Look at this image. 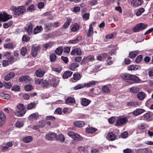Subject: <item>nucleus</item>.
Here are the masks:
<instances>
[{
  "instance_id": "nucleus-14",
  "label": "nucleus",
  "mask_w": 153,
  "mask_h": 153,
  "mask_svg": "<svg viewBox=\"0 0 153 153\" xmlns=\"http://www.w3.org/2000/svg\"><path fill=\"white\" fill-rule=\"evenodd\" d=\"M106 138L109 140L113 141L116 139V136L112 132H110L108 134Z\"/></svg>"
},
{
  "instance_id": "nucleus-56",
  "label": "nucleus",
  "mask_w": 153,
  "mask_h": 153,
  "mask_svg": "<svg viewBox=\"0 0 153 153\" xmlns=\"http://www.w3.org/2000/svg\"><path fill=\"white\" fill-rule=\"evenodd\" d=\"M24 124L23 122L17 121L16 122L15 125L18 128H21L23 126Z\"/></svg>"
},
{
  "instance_id": "nucleus-52",
  "label": "nucleus",
  "mask_w": 153,
  "mask_h": 153,
  "mask_svg": "<svg viewBox=\"0 0 153 153\" xmlns=\"http://www.w3.org/2000/svg\"><path fill=\"white\" fill-rule=\"evenodd\" d=\"M54 43L52 42H51L47 43L44 45V47L45 48H50L52 47Z\"/></svg>"
},
{
  "instance_id": "nucleus-57",
  "label": "nucleus",
  "mask_w": 153,
  "mask_h": 153,
  "mask_svg": "<svg viewBox=\"0 0 153 153\" xmlns=\"http://www.w3.org/2000/svg\"><path fill=\"white\" fill-rule=\"evenodd\" d=\"M143 58V56L142 55H140L138 56L136 59L135 62L136 63L140 62Z\"/></svg>"
},
{
  "instance_id": "nucleus-32",
  "label": "nucleus",
  "mask_w": 153,
  "mask_h": 153,
  "mask_svg": "<svg viewBox=\"0 0 153 153\" xmlns=\"http://www.w3.org/2000/svg\"><path fill=\"white\" fill-rule=\"evenodd\" d=\"M73 79L74 80L78 81L80 79L81 76L80 74L78 72L74 73L73 75Z\"/></svg>"
},
{
  "instance_id": "nucleus-13",
  "label": "nucleus",
  "mask_w": 153,
  "mask_h": 153,
  "mask_svg": "<svg viewBox=\"0 0 153 153\" xmlns=\"http://www.w3.org/2000/svg\"><path fill=\"white\" fill-rule=\"evenodd\" d=\"M5 117L4 114L0 111V127H1L5 123Z\"/></svg>"
},
{
  "instance_id": "nucleus-15",
  "label": "nucleus",
  "mask_w": 153,
  "mask_h": 153,
  "mask_svg": "<svg viewBox=\"0 0 153 153\" xmlns=\"http://www.w3.org/2000/svg\"><path fill=\"white\" fill-rule=\"evenodd\" d=\"M79 64L76 62H74L71 64L69 67V69L71 71H74L76 68L79 67Z\"/></svg>"
},
{
  "instance_id": "nucleus-47",
  "label": "nucleus",
  "mask_w": 153,
  "mask_h": 153,
  "mask_svg": "<svg viewBox=\"0 0 153 153\" xmlns=\"http://www.w3.org/2000/svg\"><path fill=\"white\" fill-rule=\"evenodd\" d=\"M140 152L142 153H152L151 150L147 148L141 149H140Z\"/></svg>"
},
{
  "instance_id": "nucleus-37",
  "label": "nucleus",
  "mask_w": 153,
  "mask_h": 153,
  "mask_svg": "<svg viewBox=\"0 0 153 153\" xmlns=\"http://www.w3.org/2000/svg\"><path fill=\"white\" fill-rule=\"evenodd\" d=\"M80 153H87V148L85 147H80L78 148Z\"/></svg>"
},
{
  "instance_id": "nucleus-31",
  "label": "nucleus",
  "mask_w": 153,
  "mask_h": 153,
  "mask_svg": "<svg viewBox=\"0 0 153 153\" xmlns=\"http://www.w3.org/2000/svg\"><path fill=\"white\" fill-rule=\"evenodd\" d=\"M86 87L85 83L83 84H79L74 87L75 90L79 89Z\"/></svg>"
},
{
  "instance_id": "nucleus-7",
  "label": "nucleus",
  "mask_w": 153,
  "mask_h": 153,
  "mask_svg": "<svg viewBox=\"0 0 153 153\" xmlns=\"http://www.w3.org/2000/svg\"><path fill=\"white\" fill-rule=\"evenodd\" d=\"M56 134L52 132H49L46 134L45 137L47 140L52 141L56 138Z\"/></svg>"
},
{
  "instance_id": "nucleus-30",
  "label": "nucleus",
  "mask_w": 153,
  "mask_h": 153,
  "mask_svg": "<svg viewBox=\"0 0 153 153\" xmlns=\"http://www.w3.org/2000/svg\"><path fill=\"white\" fill-rule=\"evenodd\" d=\"M27 33L30 35L32 33L33 30V25L31 23H29L28 26V28L26 29Z\"/></svg>"
},
{
  "instance_id": "nucleus-18",
  "label": "nucleus",
  "mask_w": 153,
  "mask_h": 153,
  "mask_svg": "<svg viewBox=\"0 0 153 153\" xmlns=\"http://www.w3.org/2000/svg\"><path fill=\"white\" fill-rule=\"evenodd\" d=\"M146 96V94L145 93L141 92L138 93L137 95V97L141 100H143Z\"/></svg>"
},
{
  "instance_id": "nucleus-36",
  "label": "nucleus",
  "mask_w": 153,
  "mask_h": 153,
  "mask_svg": "<svg viewBox=\"0 0 153 153\" xmlns=\"http://www.w3.org/2000/svg\"><path fill=\"white\" fill-rule=\"evenodd\" d=\"M133 31L135 32H138L141 30L140 24L136 25L132 29Z\"/></svg>"
},
{
  "instance_id": "nucleus-17",
  "label": "nucleus",
  "mask_w": 153,
  "mask_h": 153,
  "mask_svg": "<svg viewBox=\"0 0 153 153\" xmlns=\"http://www.w3.org/2000/svg\"><path fill=\"white\" fill-rule=\"evenodd\" d=\"M85 124V122L81 121H77L74 123V126L79 128L83 126Z\"/></svg>"
},
{
  "instance_id": "nucleus-64",
  "label": "nucleus",
  "mask_w": 153,
  "mask_h": 153,
  "mask_svg": "<svg viewBox=\"0 0 153 153\" xmlns=\"http://www.w3.org/2000/svg\"><path fill=\"white\" fill-rule=\"evenodd\" d=\"M20 89V87L18 85L13 86L11 90L16 91L19 90Z\"/></svg>"
},
{
  "instance_id": "nucleus-6",
  "label": "nucleus",
  "mask_w": 153,
  "mask_h": 153,
  "mask_svg": "<svg viewBox=\"0 0 153 153\" xmlns=\"http://www.w3.org/2000/svg\"><path fill=\"white\" fill-rule=\"evenodd\" d=\"M49 84L54 87H56L59 83V80L58 79L54 76L51 77L49 79Z\"/></svg>"
},
{
  "instance_id": "nucleus-3",
  "label": "nucleus",
  "mask_w": 153,
  "mask_h": 153,
  "mask_svg": "<svg viewBox=\"0 0 153 153\" xmlns=\"http://www.w3.org/2000/svg\"><path fill=\"white\" fill-rule=\"evenodd\" d=\"M12 18V15L8 14L5 12L0 13V19L2 22H6Z\"/></svg>"
},
{
  "instance_id": "nucleus-20",
  "label": "nucleus",
  "mask_w": 153,
  "mask_h": 153,
  "mask_svg": "<svg viewBox=\"0 0 153 153\" xmlns=\"http://www.w3.org/2000/svg\"><path fill=\"white\" fill-rule=\"evenodd\" d=\"M15 74L13 72H10L6 75L4 79L6 81H8L15 76Z\"/></svg>"
},
{
  "instance_id": "nucleus-59",
  "label": "nucleus",
  "mask_w": 153,
  "mask_h": 153,
  "mask_svg": "<svg viewBox=\"0 0 153 153\" xmlns=\"http://www.w3.org/2000/svg\"><path fill=\"white\" fill-rule=\"evenodd\" d=\"M30 38L29 36L26 35L24 36L22 38V40L25 42H27L30 40Z\"/></svg>"
},
{
  "instance_id": "nucleus-2",
  "label": "nucleus",
  "mask_w": 153,
  "mask_h": 153,
  "mask_svg": "<svg viewBox=\"0 0 153 153\" xmlns=\"http://www.w3.org/2000/svg\"><path fill=\"white\" fill-rule=\"evenodd\" d=\"M17 109L15 112V115L18 117H22L26 112V109L23 104H20L17 106Z\"/></svg>"
},
{
  "instance_id": "nucleus-19",
  "label": "nucleus",
  "mask_w": 153,
  "mask_h": 153,
  "mask_svg": "<svg viewBox=\"0 0 153 153\" xmlns=\"http://www.w3.org/2000/svg\"><path fill=\"white\" fill-rule=\"evenodd\" d=\"M128 106L137 107L139 105V103L137 102H133V101L128 102L127 104Z\"/></svg>"
},
{
  "instance_id": "nucleus-43",
  "label": "nucleus",
  "mask_w": 153,
  "mask_h": 153,
  "mask_svg": "<svg viewBox=\"0 0 153 153\" xmlns=\"http://www.w3.org/2000/svg\"><path fill=\"white\" fill-rule=\"evenodd\" d=\"M128 70L129 71H135L138 69L137 66L132 65L128 66L127 68Z\"/></svg>"
},
{
  "instance_id": "nucleus-4",
  "label": "nucleus",
  "mask_w": 153,
  "mask_h": 153,
  "mask_svg": "<svg viewBox=\"0 0 153 153\" xmlns=\"http://www.w3.org/2000/svg\"><path fill=\"white\" fill-rule=\"evenodd\" d=\"M128 122V119L126 117H124L123 118H118L117 119L116 125L117 126H120L125 124Z\"/></svg>"
},
{
  "instance_id": "nucleus-60",
  "label": "nucleus",
  "mask_w": 153,
  "mask_h": 153,
  "mask_svg": "<svg viewBox=\"0 0 153 153\" xmlns=\"http://www.w3.org/2000/svg\"><path fill=\"white\" fill-rule=\"evenodd\" d=\"M45 119L46 120H51V121L54 120L55 119V118L53 116H48L46 117Z\"/></svg>"
},
{
  "instance_id": "nucleus-8",
  "label": "nucleus",
  "mask_w": 153,
  "mask_h": 153,
  "mask_svg": "<svg viewBox=\"0 0 153 153\" xmlns=\"http://www.w3.org/2000/svg\"><path fill=\"white\" fill-rule=\"evenodd\" d=\"M41 49L40 45H38L37 46L33 45L32 48L31 54L34 57L36 56L38 54V52Z\"/></svg>"
},
{
  "instance_id": "nucleus-61",
  "label": "nucleus",
  "mask_w": 153,
  "mask_h": 153,
  "mask_svg": "<svg viewBox=\"0 0 153 153\" xmlns=\"http://www.w3.org/2000/svg\"><path fill=\"white\" fill-rule=\"evenodd\" d=\"M46 124L45 122L43 120H41L39 122V125L40 126V127L43 128L45 126Z\"/></svg>"
},
{
  "instance_id": "nucleus-27",
  "label": "nucleus",
  "mask_w": 153,
  "mask_h": 153,
  "mask_svg": "<svg viewBox=\"0 0 153 153\" xmlns=\"http://www.w3.org/2000/svg\"><path fill=\"white\" fill-rule=\"evenodd\" d=\"M97 129L92 127L87 128H86V132L88 133H94L96 131Z\"/></svg>"
},
{
  "instance_id": "nucleus-42",
  "label": "nucleus",
  "mask_w": 153,
  "mask_h": 153,
  "mask_svg": "<svg viewBox=\"0 0 153 153\" xmlns=\"http://www.w3.org/2000/svg\"><path fill=\"white\" fill-rule=\"evenodd\" d=\"M29 117L30 120H33L35 119H37L39 117V116L38 114L34 113L30 115Z\"/></svg>"
},
{
  "instance_id": "nucleus-21",
  "label": "nucleus",
  "mask_w": 153,
  "mask_h": 153,
  "mask_svg": "<svg viewBox=\"0 0 153 153\" xmlns=\"http://www.w3.org/2000/svg\"><path fill=\"white\" fill-rule=\"evenodd\" d=\"M45 27L44 28L47 32H48L51 30V27L53 26L52 23H48L44 24Z\"/></svg>"
},
{
  "instance_id": "nucleus-45",
  "label": "nucleus",
  "mask_w": 153,
  "mask_h": 153,
  "mask_svg": "<svg viewBox=\"0 0 153 153\" xmlns=\"http://www.w3.org/2000/svg\"><path fill=\"white\" fill-rule=\"evenodd\" d=\"M13 24V22L10 21L7 23H4L3 24V27L4 28H7L10 27Z\"/></svg>"
},
{
  "instance_id": "nucleus-26",
  "label": "nucleus",
  "mask_w": 153,
  "mask_h": 153,
  "mask_svg": "<svg viewBox=\"0 0 153 153\" xmlns=\"http://www.w3.org/2000/svg\"><path fill=\"white\" fill-rule=\"evenodd\" d=\"M79 27V25L77 23L74 24L71 29V31L72 32H76L78 31Z\"/></svg>"
},
{
  "instance_id": "nucleus-38",
  "label": "nucleus",
  "mask_w": 153,
  "mask_h": 153,
  "mask_svg": "<svg viewBox=\"0 0 153 153\" xmlns=\"http://www.w3.org/2000/svg\"><path fill=\"white\" fill-rule=\"evenodd\" d=\"M138 54V52L137 51H131L129 53V56L131 58H134Z\"/></svg>"
},
{
  "instance_id": "nucleus-40",
  "label": "nucleus",
  "mask_w": 153,
  "mask_h": 153,
  "mask_svg": "<svg viewBox=\"0 0 153 153\" xmlns=\"http://www.w3.org/2000/svg\"><path fill=\"white\" fill-rule=\"evenodd\" d=\"M36 104L35 102L31 103L28 104L27 106V108L28 110L34 109L36 108Z\"/></svg>"
},
{
  "instance_id": "nucleus-55",
  "label": "nucleus",
  "mask_w": 153,
  "mask_h": 153,
  "mask_svg": "<svg viewBox=\"0 0 153 153\" xmlns=\"http://www.w3.org/2000/svg\"><path fill=\"white\" fill-rule=\"evenodd\" d=\"M139 128L141 129L143 132H145L146 129L145 124H142L139 126Z\"/></svg>"
},
{
  "instance_id": "nucleus-34",
  "label": "nucleus",
  "mask_w": 153,
  "mask_h": 153,
  "mask_svg": "<svg viewBox=\"0 0 153 153\" xmlns=\"http://www.w3.org/2000/svg\"><path fill=\"white\" fill-rule=\"evenodd\" d=\"M14 46L12 43H9L5 44L4 45V47L5 48H7L10 49H13Z\"/></svg>"
},
{
  "instance_id": "nucleus-41",
  "label": "nucleus",
  "mask_w": 153,
  "mask_h": 153,
  "mask_svg": "<svg viewBox=\"0 0 153 153\" xmlns=\"http://www.w3.org/2000/svg\"><path fill=\"white\" fill-rule=\"evenodd\" d=\"M56 138L57 140H60L61 142H64L65 139L64 135L61 134H59L57 136H56Z\"/></svg>"
},
{
  "instance_id": "nucleus-12",
  "label": "nucleus",
  "mask_w": 153,
  "mask_h": 153,
  "mask_svg": "<svg viewBox=\"0 0 153 153\" xmlns=\"http://www.w3.org/2000/svg\"><path fill=\"white\" fill-rule=\"evenodd\" d=\"M91 101L86 98H82L81 103V105L84 106H88L91 103Z\"/></svg>"
},
{
  "instance_id": "nucleus-25",
  "label": "nucleus",
  "mask_w": 153,
  "mask_h": 153,
  "mask_svg": "<svg viewBox=\"0 0 153 153\" xmlns=\"http://www.w3.org/2000/svg\"><path fill=\"white\" fill-rule=\"evenodd\" d=\"M145 111V110L143 109H137L133 112V114L134 115H138L141 114Z\"/></svg>"
},
{
  "instance_id": "nucleus-53",
  "label": "nucleus",
  "mask_w": 153,
  "mask_h": 153,
  "mask_svg": "<svg viewBox=\"0 0 153 153\" xmlns=\"http://www.w3.org/2000/svg\"><path fill=\"white\" fill-rule=\"evenodd\" d=\"M25 88L26 91H29L33 89V86L31 85H27L25 86Z\"/></svg>"
},
{
  "instance_id": "nucleus-44",
  "label": "nucleus",
  "mask_w": 153,
  "mask_h": 153,
  "mask_svg": "<svg viewBox=\"0 0 153 153\" xmlns=\"http://www.w3.org/2000/svg\"><path fill=\"white\" fill-rule=\"evenodd\" d=\"M63 48L61 47H59L57 48L55 51V53L57 55H60L62 53Z\"/></svg>"
},
{
  "instance_id": "nucleus-23",
  "label": "nucleus",
  "mask_w": 153,
  "mask_h": 153,
  "mask_svg": "<svg viewBox=\"0 0 153 153\" xmlns=\"http://www.w3.org/2000/svg\"><path fill=\"white\" fill-rule=\"evenodd\" d=\"M73 72L70 71H66L64 73L63 77L64 79H67L70 77L73 74Z\"/></svg>"
},
{
  "instance_id": "nucleus-63",
  "label": "nucleus",
  "mask_w": 153,
  "mask_h": 153,
  "mask_svg": "<svg viewBox=\"0 0 153 153\" xmlns=\"http://www.w3.org/2000/svg\"><path fill=\"white\" fill-rule=\"evenodd\" d=\"M141 30L145 29L147 26V25L143 23H139Z\"/></svg>"
},
{
  "instance_id": "nucleus-35",
  "label": "nucleus",
  "mask_w": 153,
  "mask_h": 153,
  "mask_svg": "<svg viewBox=\"0 0 153 153\" xmlns=\"http://www.w3.org/2000/svg\"><path fill=\"white\" fill-rule=\"evenodd\" d=\"M71 21V19L67 18V21L65 23L63 26V27L65 28H67L70 25Z\"/></svg>"
},
{
  "instance_id": "nucleus-28",
  "label": "nucleus",
  "mask_w": 153,
  "mask_h": 153,
  "mask_svg": "<svg viewBox=\"0 0 153 153\" xmlns=\"http://www.w3.org/2000/svg\"><path fill=\"white\" fill-rule=\"evenodd\" d=\"M65 102L66 104H70L75 103V100L73 97H69L67 99Z\"/></svg>"
},
{
  "instance_id": "nucleus-24",
  "label": "nucleus",
  "mask_w": 153,
  "mask_h": 153,
  "mask_svg": "<svg viewBox=\"0 0 153 153\" xmlns=\"http://www.w3.org/2000/svg\"><path fill=\"white\" fill-rule=\"evenodd\" d=\"M33 140V137L31 136L25 137L22 138V140L25 143H27L31 142Z\"/></svg>"
},
{
  "instance_id": "nucleus-5",
  "label": "nucleus",
  "mask_w": 153,
  "mask_h": 153,
  "mask_svg": "<svg viewBox=\"0 0 153 153\" xmlns=\"http://www.w3.org/2000/svg\"><path fill=\"white\" fill-rule=\"evenodd\" d=\"M68 135L74 140L80 141L82 140V137L78 134L75 133L73 131L69 132L68 133Z\"/></svg>"
},
{
  "instance_id": "nucleus-1",
  "label": "nucleus",
  "mask_w": 153,
  "mask_h": 153,
  "mask_svg": "<svg viewBox=\"0 0 153 153\" xmlns=\"http://www.w3.org/2000/svg\"><path fill=\"white\" fill-rule=\"evenodd\" d=\"M120 77L129 84L139 82V78L134 75L128 73H123L120 74Z\"/></svg>"
},
{
  "instance_id": "nucleus-54",
  "label": "nucleus",
  "mask_w": 153,
  "mask_h": 153,
  "mask_svg": "<svg viewBox=\"0 0 153 153\" xmlns=\"http://www.w3.org/2000/svg\"><path fill=\"white\" fill-rule=\"evenodd\" d=\"M25 9L24 6H19L17 8H16V7L13 6L11 7V10H25Z\"/></svg>"
},
{
  "instance_id": "nucleus-50",
  "label": "nucleus",
  "mask_w": 153,
  "mask_h": 153,
  "mask_svg": "<svg viewBox=\"0 0 153 153\" xmlns=\"http://www.w3.org/2000/svg\"><path fill=\"white\" fill-rule=\"evenodd\" d=\"M27 50L26 47H22L20 49L21 54L23 56H25L27 52Z\"/></svg>"
},
{
  "instance_id": "nucleus-22",
  "label": "nucleus",
  "mask_w": 153,
  "mask_h": 153,
  "mask_svg": "<svg viewBox=\"0 0 153 153\" xmlns=\"http://www.w3.org/2000/svg\"><path fill=\"white\" fill-rule=\"evenodd\" d=\"M42 30V27L41 26L39 27L38 26H37L34 29L33 33L34 34H37L41 32V31Z\"/></svg>"
},
{
  "instance_id": "nucleus-39",
  "label": "nucleus",
  "mask_w": 153,
  "mask_h": 153,
  "mask_svg": "<svg viewBox=\"0 0 153 153\" xmlns=\"http://www.w3.org/2000/svg\"><path fill=\"white\" fill-rule=\"evenodd\" d=\"M93 33V27L92 25L91 24L89 25V28L88 32L87 35L88 36H90Z\"/></svg>"
},
{
  "instance_id": "nucleus-33",
  "label": "nucleus",
  "mask_w": 153,
  "mask_h": 153,
  "mask_svg": "<svg viewBox=\"0 0 153 153\" xmlns=\"http://www.w3.org/2000/svg\"><path fill=\"white\" fill-rule=\"evenodd\" d=\"M82 15L84 20H88L89 18V14L88 13H85V11L83 10L82 12Z\"/></svg>"
},
{
  "instance_id": "nucleus-29",
  "label": "nucleus",
  "mask_w": 153,
  "mask_h": 153,
  "mask_svg": "<svg viewBox=\"0 0 153 153\" xmlns=\"http://www.w3.org/2000/svg\"><path fill=\"white\" fill-rule=\"evenodd\" d=\"M13 145V143L12 142H9L7 143L6 146H4L2 148V150L5 151L7 150L10 147Z\"/></svg>"
},
{
  "instance_id": "nucleus-46",
  "label": "nucleus",
  "mask_w": 153,
  "mask_h": 153,
  "mask_svg": "<svg viewBox=\"0 0 153 153\" xmlns=\"http://www.w3.org/2000/svg\"><path fill=\"white\" fill-rule=\"evenodd\" d=\"M102 90L105 93H108L110 91V90L107 85H104L102 87Z\"/></svg>"
},
{
  "instance_id": "nucleus-9",
  "label": "nucleus",
  "mask_w": 153,
  "mask_h": 153,
  "mask_svg": "<svg viewBox=\"0 0 153 153\" xmlns=\"http://www.w3.org/2000/svg\"><path fill=\"white\" fill-rule=\"evenodd\" d=\"M128 1L131 5L134 7H138L142 4L141 0H128Z\"/></svg>"
},
{
  "instance_id": "nucleus-51",
  "label": "nucleus",
  "mask_w": 153,
  "mask_h": 153,
  "mask_svg": "<svg viewBox=\"0 0 153 153\" xmlns=\"http://www.w3.org/2000/svg\"><path fill=\"white\" fill-rule=\"evenodd\" d=\"M97 81H91L88 83H85L86 87H90L92 85H96Z\"/></svg>"
},
{
  "instance_id": "nucleus-62",
  "label": "nucleus",
  "mask_w": 153,
  "mask_h": 153,
  "mask_svg": "<svg viewBox=\"0 0 153 153\" xmlns=\"http://www.w3.org/2000/svg\"><path fill=\"white\" fill-rule=\"evenodd\" d=\"M150 115L149 113H146L143 116V118L144 120H147L150 118Z\"/></svg>"
},
{
  "instance_id": "nucleus-58",
  "label": "nucleus",
  "mask_w": 153,
  "mask_h": 153,
  "mask_svg": "<svg viewBox=\"0 0 153 153\" xmlns=\"http://www.w3.org/2000/svg\"><path fill=\"white\" fill-rule=\"evenodd\" d=\"M130 91L131 92L136 93L138 91L139 88L136 87H133L130 88Z\"/></svg>"
},
{
  "instance_id": "nucleus-11",
  "label": "nucleus",
  "mask_w": 153,
  "mask_h": 153,
  "mask_svg": "<svg viewBox=\"0 0 153 153\" xmlns=\"http://www.w3.org/2000/svg\"><path fill=\"white\" fill-rule=\"evenodd\" d=\"M20 82H24L25 83H30L32 82L31 78L28 76H23L21 77L19 79Z\"/></svg>"
},
{
  "instance_id": "nucleus-10",
  "label": "nucleus",
  "mask_w": 153,
  "mask_h": 153,
  "mask_svg": "<svg viewBox=\"0 0 153 153\" xmlns=\"http://www.w3.org/2000/svg\"><path fill=\"white\" fill-rule=\"evenodd\" d=\"M94 57L93 55H89L84 57L82 61V64H85L87 62H92L94 60Z\"/></svg>"
},
{
  "instance_id": "nucleus-49",
  "label": "nucleus",
  "mask_w": 153,
  "mask_h": 153,
  "mask_svg": "<svg viewBox=\"0 0 153 153\" xmlns=\"http://www.w3.org/2000/svg\"><path fill=\"white\" fill-rule=\"evenodd\" d=\"M24 13L23 10H13V13L16 16H19Z\"/></svg>"
},
{
  "instance_id": "nucleus-16",
  "label": "nucleus",
  "mask_w": 153,
  "mask_h": 153,
  "mask_svg": "<svg viewBox=\"0 0 153 153\" xmlns=\"http://www.w3.org/2000/svg\"><path fill=\"white\" fill-rule=\"evenodd\" d=\"M45 71L42 70L41 69H39L37 70L35 72V74L37 76L39 77H42L45 74Z\"/></svg>"
},
{
  "instance_id": "nucleus-48",
  "label": "nucleus",
  "mask_w": 153,
  "mask_h": 153,
  "mask_svg": "<svg viewBox=\"0 0 153 153\" xmlns=\"http://www.w3.org/2000/svg\"><path fill=\"white\" fill-rule=\"evenodd\" d=\"M50 60L51 62L55 61L56 59V56L55 53H52L50 56Z\"/></svg>"
}]
</instances>
